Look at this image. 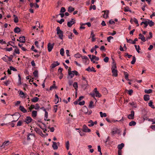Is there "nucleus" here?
I'll use <instances>...</instances> for the list:
<instances>
[{"mask_svg": "<svg viewBox=\"0 0 155 155\" xmlns=\"http://www.w3.org/2000/svg\"><path fill=\"white\" fill-rule=\"evenodd\" d=\"M39 98L37 97H35L31 99V101L34 103H36L38 101Z\"/></svg>", "mask_w": 155, "mask_h": 155, "instance_id": "cd10ccee", "label": "nucleus"}, {"mask_svg": "<svg viewBox=\"0 0 155 155\" xmlns=\"http://www.w3.org/2000/svg\"><path fill=\"white\" fill-rule=\"evenodd\" d=\"M93 103H94L92 101H91L88 107L90 108H93L94 106L93 105Z\"/></svg>", "mask_w": 155, "mask_h": 155, "instance_id": "72a5a7b5", "label": "nucleus"}, {"mask_svg": "<svg viewBox=\"0 0 155 155\" xmlns=\"http://www.w3.org/2000/svg\"><path fill=\"white\" fill-rule=\"evenodd\" d=\"M136 59L135 56H133L132 59V60L131 62L132 64H134L136 61Z\"/></svg>", "mask_w": 155, "mask_h": 155, "instance_id": "6e6d98bb", "label": "nucleus"}, {"mask_svg": "<svg viewBox=\"0 0 155 155\" xmlns=\"http://www.w3.org/2000/svg\"><path fill=\"white\" fill-rule=\"evenodd\" d=\"M17 41L20 42L25 43V37L24 36L20 37H19V39H18Z\"/></svg>", "mask_w": 155, "mask_h": 155, "instance_id": "2eb2a0df", "label": "nucleus"}, {"mask_svg": "<svg viewBox=\"0 0 155 155\" xmlns=\"http://www.w3.org/2000/svg\"><path fill=\"white\" fill-rule=\"evenodd\" d=\"M74 8L71 6H70L68 8V11L70 12H71L74 11Z\"/></svg>", "mask_w": 155, "mask_h": 155, "instance_id": "4c0bfd02", "label": "nucleus"}, {"mask_svg": "<svg viewBox=\"0 0 155 155\" xmlns=\"http://www.w3.org/2000/svg\"><path fill=\"white\" fill-rule=\"evenodd\" d=\"M66 11V10L64 7H62L60 10V12L61 13L64 12Z\"/></svg>", "mask_w": 155, "mask_h": 155, "instance_id": "774afa93", "label": "nucleus"}, {"mask_svg": "<svg viewBox=\"0 0 155 155\" xmlns=\"http://www.w3.org/2000/svg\"><path fill=\"white\" fill-rule=\"evenodd\" d=\"M136 124V122L134 121H131L129 123L130 126H135Z\"/></svg>", "mask_w": 155, "mask_h": 155, "instance_id": "a18cd8bd", "label": "nucleus"}, {"mask_svg": "<svg viewBox=\"0 0 155 155\" xmlns=\"http://www.w3.org/2000/svg\"><path fill=\"white\" fill-rule=\"evenodd\" d=\"M33 74L35 77H38V71L37 70H35L33 72Z\"/></svg>", "mask_w": 155, "mask_h": 155, "instance_id": "3c124183", "label": "nucleus"}, {"mask_svg": "<svg viewBox=\"0 0 155 155\" xmlns=\"http://www.w3.org/2000/svg\"><path fill=\"white\" fill-rule=\"evenodd\" d=\"M143 20H144V28H146L148 25L149 24V19H143Z\"/></svg>", "mask_w": 155, "mask_h": 155, "instance_id": "6ab92c4d", "label": "nucleus"}, {"mask_svg": "<svg viewBox=\"0 0 155 155\" xmlns=\"http://www.w3.org/2000/svg\"><path fill=\"white\" fill-rule=\"evenodd\" d=\"M143 98L145 101H147L150 100V97L149 95L145 94Z\"/></svg>", "mask_w": 155, "mask_h": 155, "instance_id": "c85d7f7f", "label": "nucleus"}, {"mask_svg": "<svg viewBox=\"0 0 155 155\" xmlns=\"http://www.w3.org/2000/svg\"><path fill=\"white\" fill-rule=\"evenodd\" d=\"M65 146L67 150H68L69 148V143L68 141L66 142L65 143Z\"/></svg>", "mask_w": 155, "mask_h": 155, "instance_id": "ea45409f", "label": "nucleus"}, {"mask_svg": "<svg viewBox=\"0 0 155 155\" xmlns=\"http://www.w3.org/2000/svg\"><path fill=\"white\" fill-rule=\"evenodd\" d=\"M55 99L54 100V102L55 104L58 103L59 101V99L58 96L57 94H55Z\"/></svg>", "mask_w": 155, "mask_h": 155, "instance_id": "412c9836", "label": "nucleus"}, {"mask_svg": "<svg viewBox=\"0 0 155 155\" xmlns=\"http://www.w3.org/2000/svg\"><path fill=\"white\" fill-rule=\"evenodd\" d=\"M86 70L88 71H94L95 72L96 71L95 70L94 68L92 67L91 68L90 67H88L86 69Z\"/></svg>", "mask_w": 155, "mask_h": 155, "instance_id": "4be33fe9", "label": "nucleus"}, {"mask_svg": "<svg viewBox=\"0 0 155 155\" xmlns=\"http://www.w3.org/2000/svg\"><path fill=\"white\" fill-rule=\"evenodd\" d=\"M60 54L62 56H63L64 55V51L63 48H61L60 50Z\"/></svg>", "mask_w": 155, "mask_h": 155, "instance_id": "8fccbe9b", "label": "nucleus"}, {"mask_svg": "<svg viewBox=\"0 0 155 155\" xmlns=\"http://www.w3.org/2000/svg\"><path fill=\"white\" fill-rule=\"evenodd\" d=\"M139 37L138 38L139 39H140L143 42H145L146 41L145 38L143 35L141 33H140L139 34Z\"/></svg>", "mask_w": 155, "mask_h": 155, "instance_id": "4468645a", "label": "nucleus"}, {"mask_svg": "<svg viewBox=\"0 0 155 155\" xmlns=\"http://www.w3.org/2000/svg\"><path fill=\"white\" fill-rule=\"evenodd\" d=\"M95 96L96 97H100L101 96V95L99 93L98 91H97V92H96L95 93Z\"/></svg>", "mask_w": 155, "mask_h": 155, "instance_id": "09e8293b", "label": "nucleus"}, {"mask_svg": "<svg viewBox=\"0 0 155 155\" xmlns=\"http://www.w3.org/2000/svg\"><path fill=\"white\" fill-rule=\"evenodd\" d=\"M73 86L75 90V94L76 95H77V94L78 88V86L77 82H74L73 84Z\"/></svg>", "mask_w": 155, "mask_h": 155, "instance_id": "ddd939ff", "label": "nucleus"}, {"mask_svg": "<svg viewBox=\"0 0 155 155\" xmlns=\"http://www.w3.org/2000/svg\"><path fill=\"white\" fill-rule=\"evenodd\" d=\"M63 68H59L58 70V74H62V71L63 70Z\"/></svg>", "mask_w": 155, "mask_h": 155, "instance_id": "052dcab7", "label": "nucleus"}, {"mask_svg": "<svg viewBox=\"0 0 155 155\" xmlns=\"http://www.w3.org/2000/svg\"><path fill=\"white\" fill-rule=\"evenodd\" d=\"M19 109L21 111L24 113H26L27 112L26 110L22 106L20 105Z\"/></svg>", "mask_w": 155, "mask_h": 155, "instance_id": "dca6fc26", "label": "nucleus"}, {"mask_svg": "<svg viewBox=\"0 0 155 155\" xmlns=\"http://www.w3.org/2000/svg\"><path fill=\"white\" fill-rule=\"evenodd\" d=\"M153 103L152 101H150V102L148 103V105L149 106L151 107L152 108L154 109V105L153 104Z\"/></svg>", "mask_w": 155, "mask_h": 155, "instance_id": "f704fd0d", "label": "nucleus"}, {"mask_svg": "<svg viewBox=\"0 0 155 155\" xmlns=\"http://www.w3.org/2000/svg\"><path fill=\"white\" fill-rule=\"evenodd\" d=\"M100 114L101 117H106L107 116V114L106 113H103L101 111L100 112Z\"/></svg>", "mask_w": 155, "mask_h": 155, "instance_id": "c9c22d12", "label": "nucleus"}, {"mask_svg": "<svg viewBox=\"0 0 155 155\" xmlns=\"http://www.w3.org/2000/svg\"><path fill=\"white\" fill-rule=\"evenodd\" d=\"M68 74L71 78H72L74 76L73 71H69Z\"/></svg>", "mask_w": 155, "mask_h": 155, "instance_id": "a878e982", "label": "nucleus"}, {"mask_svg": "<svg viewBox=\"0 0 155 155\" xmlns=\"http://www.w3.org/2000/svg\"><path fill=\"white\" fill-rule=\"evenodd\" d=\"M83 111L85 114H86L87 113L88 111V109L87 107L85 106H84L83 107L82 109Z\"/></svg>", "mask_w": 155, "mask_h": 155, "instance_id": "7c9ffc66", "label": "nucleus"}, {"mask_svg": "<svg viewBox=\"0 0 155 155\" xmlns=\"http://www.w3.org/2000/svg\"><path fill=\"white\" fill-rule=\"evenodd\" d=\"M32 120V118L29 116H28L25 120V122L26 124H28L31 122Z\"/></svg>", "mask_w": 155, "mask_h": 155, "instance_id": "6e6552de", "label": "nucleus"}, {"mask_svg": "<svg viewBox=\"0 0 155 155\" xmlns=\"http://www.w3.org/2000/svg\"><path fill=\"white\" fill-rule=\"evenodd\" d=\"M102 90L104 92L105 94H107L108 91L107 89L105 87H104L103 88Z\"/></svg>", "mask_w": 155, "mask_h": 155, "instance_id": "69168bd1", "label": "nucleus"}, {"mask_svg": "<svg viewBox=\"0 0 155 155\" xmlns=\"http://www.w3.org/2000/svg\"><path fill=\"white\" fill-rule=\"evenodd\" d=\"M4 50L6 51H10L12 50V47L10 48H4Z\"/></svg>", "mask_w": 155, "mask_h": 155, "instance_id": "864d4df0", "label": "nucleus"}, {"mask_svg": "<svg viewBox=\"0 0 155 155\" xmlns=\"http://www.w3.org/2000/svg\"><path fill=\"white\" fill-rule=\"evenodd\" d=\"M124 74L125 76V79L127 80H129V79H128L129 75H128V74H127V73L125 72H124Z\"/></svg>", "mask_w": 155, "mask_h": 155, "instance_id": "49530a36", "label": "nucleus"}, {"mask_svg": "<svg viewBox=\"0 0 155 155\" xmlns=\"http://www.w3.org/2000/svg\"><path fill=\"white\" fill-rule=\"evenodd\" d=\"M75 20L74 19H72L71 20L68 22L67 25L68 27H71L72 25L75 23Z\"/></svg>", "mask_w": 155, "mask_h": 155, "instance_id": "0eeeda50", "label": "nucleus"}, {"mask_svg": "<svg viewBox=\"0 0 155 155\" xmlns=\"http://www.w3.org/2000/svg\"><path fill=\"white\" fill-rule=\"evenodd\" d=\"M53 144L52 145V147L53 148V149L54 150H57L58 148V147L57 145V143L53 141L52 142Z\"/></svg>", "mask_w": 155, "mask_h": 155, "instance_id": "a211bd4d", "label": "nucleus"}, {"mask_svg": "<svg viewBox=\"0 0 155 155\" xmlns=\"http://www.w3.org/2000/svg\"><path fill=\"white\" fill-rule=\"evenodd\" d=\"M54 43H53L51 44V43H49L48 45V49L49 52H50L52 50L53 48L54 45Z\"/></svg>", "mask_w": 155, "mask_h": 155, "instance_id": "20e7f679", "label": "nucleus"}, {"mask_svg": "<svg viewBox=\"0 0 155 155\" xmlns=\"http://www.w3.org/2000/svg\"><path fill=\"white\" fill-rule=\"evenodd\" d=\"M94 59H95L96 61H98L99 60L98 57L96 56H95L92 55L91 61H93Z\"/></svg>", "mask_w": 155, "mask_h": 155, "instance_id": "c756f323", "label": "nucleus"}, {"mask_svg": "<svg viewBox=\"0 0 155 155\" xmlns=\"http://www.w3.org/2000/svg\"><path fill=\"white\" fill-rule=\"evenodd\" d=\"M48 113L46 111H45L44 119L45 120L49 121V119H48Z\"/></svg>", "mask_w": 155, "mask_h": 155, "instance_id": "b1692460", "label": "nucleus"}, {"mask_svg": "<svg viewBox=\"0 0 155 155\" xmlns=\"http://www.w3.org/2000/svg\"><path fill=\"white\" fill-rule=\"evenodd\" d=\"M88 123L90 124L88 125V126L89 127H92L94 126L93 122L92 120H90L88 121Z\"/></svg>", "mask_w": 155, "mask_h": 155, "instance_id": "de8ad7c7", "label": "nucleus"}, {"mask_svg": "<svg viewBox=\"0 0 155 155\" xmlns=\"http://www.w3.org/2000/svg\"><path fill=\"white\" fill-rule=\"evenodd\" d=\"M126 39L127 42L131 43L133 44H135L136 42L138 41V39L137 38H135L133 41L131 39L128 40L127 38Z\"/></svg>", "mask_w": 155, "mask_h": 155, "instance_id": "9d476101", "label": "nucleus"}, {"mask_svg": "<svg viewBox=\"0 0 155 155\" xmlns=\"http://www.w3.org/2000/svg\"><path fill=\"white\" fill-rule=\"evenodd\" d=\"M19 95L22 98H25V94L24 93L21 91H20L19 93Z\"/></svg>", "mask_w": 155, "mask_h": 155, "instance_id": "58836bf2", "label": "nucleus"}, {"mask_svg": "<svg viewBox=\"0 0 155 155\" xmlns=\"http://www.w3.org/2000/svg\"><path fill=\"white\" fill-rule=\"evenodd\" d=\"M37 115V111L36 110H33L32 113V116L34 117H36Z\"/></svg>", "mask_w": 155, "mask_h": 155, "instance_id": "473e14b6", "label": "nucleus"}, {"mask_svg": "<svg viewBox=\"0 0 155 155\" xmlns=\"http://www.w3.org/2000/svg\"><path fill=\"white\" fill-rule=\"evenodd\" d=\"M102 12H104V14L103 15L104 18H107L108 17V15L109 14V11L108 10H106L103 11Z\"/></svg>", "mask_w": 155, "mask_h": 155, "instance_id": "39448f33", "label": "nucleus"}, {"mask_svg": "<svg viewBox=\"0 0 155 155\" xmlns=\"http://www.w3.org/2000/svg\"><path fill=\"white\" fill-rule=\"evenodd\" d=\"M112 75L114 77H116L117 76V69L112 70Z\"/></svg>", "mask_w": 155, "mask_h": 155, "instance_id": "f3484780", "label": "nucleus"}, {"mask_svg": "<svg viewBox=\"0 0 155 155\" xmlns=\"http://www.w3.org/2000/svg\"><path fill=\"white\" fill-rule=\"evenodd\" d=\"M85 104V101H82L80 102L78 104L80 105H83Z\"/></svg>", "mask_w": 155, "mask_h": 155, "instance_id": "338daca9", "label": "nucleus"}, {"mask_svg": "<svg viewBox=\"0 0 155 155\" xmlns=\"http://www.w3.org/2000/svg\"><path fill=\"white\" fill-rule=\"evenodd\" d=\"M109 58L108 57H105L104 59V61L106 63H107L109 61Z\"/></svg>", "mask_w": 155, "mask_h": 155, "instance_id": "680f3d73", "label": "nucleus"}, {"mask_svg": "<svg viewBox=\"0 0 155 155\" xmlns=\"http://www.w3.org/2000/svg\"><path fill=\"white\" fill-rule=\"evenodd\" d=\"M57 34L60 39L61 40L63 39V32L60 29L59 27H58L56 28Z\"/></svg>", "mask_w": 155, "mask_h": 155, "instance_id": "f257e3e1", "label": "nucleus"}, {"mask_svg": "<svg viewBox=\"0 0 155 155\" xmlns=\"http://www.w3.org/2000/svg\"><path fill=\"white\" fill-rule=\"evenodd\" d=\"M74 57L77 58H80L81 57V55L79 53H77L74 55Z\"/></svg>", "mask_w": 155, "mask_h": 155, "instance_id": "a19ab883", "label": "nucleus"}, {"mask_svg": "<svg viewBox=\"0 0 155 155\" xmlns=\"http://www.w3.org/2000/svg\"><path fill=\"white\" fill-rule=\"evenodd\" d=\"M35 109V105L32 104L31 106L28 107V109L30 111H31L33 109Z\"/></svg>", "mask_w": 155, "mask_h": 155, "instance_id": "5fc2aeb1", "label": "nucleus"}, {"mask_svg": "<svg viewBox=\"0 0 155 155\" xmlns=\"http://www.w3.org/2000/svg\"><path fill=\"white\" fill-rule=\"evenodd\" d=\"M82 130L83 131L86 133L90 132L91 131V130L88 128L86 125H83L82 128Z\"/></svg>", "mask_w": 155, "mask_h": 155, "instance_id": "f03ea898", "label": "nucleus"}, {"mask_svg": "<svg viewBox=\"0 0 155 155\" xmlns=\"http://www.w3.org/2000/svg\"><path fill=\"white\" fill-rule=\"evenodd\" d=\"M113 37L112 36H110L107 38V40L108 42H110V40L111 39H113Z\"/></svg>", "mask_w": 155, "mask_h": 155, "instance_id": "bf43d9fd", "label": "nucleus"}, {"mask_svg": "<svg viewBox=\"0 0 155 155\" xmlns=\"http://www.w3.org/2000/svg\"><path fill=\"white\" fill-rule=\"evenodd\" d=\"M35 136L32 134H29L27 136V139L28 140L35 138Z\"/></svg>", "mask_w": 155, "mask_h": 155, "instance_id": "9b49d317", "label": "nucleus"}, {"mask_svg": "<svg viewBox=\"0 0 155 155\" xmlns=\"http://www.w3.org/2000/svg\"><path fill=\"white\" fill-rule=\"evenodd\" d=\"M14 31L15 33H18L20 32V29L19 28H18V27H16L14 29Z\"/></svg>", "mask_w": 155, "mask_h": 155, "instance_id": "2f4dec72", "label": "nucleus"}, {"mask_svg": "<svg viewBox=\"0 0 155 155\" xmlns=\"http://www.w3.org/2000/svg\"><path fill=\"white\" fill-rule=\"evenodd\" d=\"M134 46L137 52H138V53H139L140 50V49L139 46H137V45H135Z\"/></svg>", "mask_w": 155, "mask_h": 155, "instance_id": "37998d69", "label": "nucleus"}, {"mask_svg": "<svg viewBox=\"0 0 155 155\" xmlns=\"http://www.w3.org/2000/svg\"><path fill=\"white\" fill-rule=\"evenodd\" d=\"M149 24L150 27H151L154 25V23L151 20L150 21L149 20Z\"/></svg>", "mask_w": 155, "mask_h": 155, "instance_id": "4d7b16f0", "label": "nucleus"}, {"mask_svg": "<svg viewBox=\"0 0 155 155\" xmlns=\"http://www.w3.org/2000/svg\"><path fill=\"white\" fill-rule=\"evenodd\" d=\"M12 116V118L14 119V120L12 121V122H16L19 119V116L17 113H16L13 115H11Z\"/></svg>", "mask_w": 155, "mask_h": 155, "instance_id": "7ed1b4c3", "label": "nucleus"}, {"mask_svg": "<svg viewBox=\"0 0 155 155\" xmlns=\"http://www.w3.org/2000/svg\"><path fill=\"white\" fill-rule=\"evenodd\" d=\"M13 47L15 48L14 52L15 53L17 54H19L20 52L19 49L16 46H13Z\"/></svg>", "mask_w": 155, "mask_h": 155, "instance_id": "bb28decb", "label": "nucleus"}, {"mask_svg": "<svg viewBox=\"0 0 155 155\" xmlns=\"http://www.w3.org/2000/svg\"><path fill=\"white\" fill-rule=\"evenodd\" d=\"M144 92L146 93L150 94L152 92V90L150 89H149L148 90L145 89L144 90Z\"/></svg>", "mask_w": 155, "mask_h": 155, "instance_id": "c03bdc74", "label": "nucleus"}, {"mask_svg": "<svg viewBox=\"0 0 155 155\" xmlns=\"http://www.w3.org/2000/svg\"><path fill=\"white\" fill-rule=\"evenodd\" d=\"M124 146V144L123 143H121L120 144H119L117 146V148L119 150H121Z\"/></svg>", "mask_w": 155, "mask_h": 155, "instance_id": "393cba45", "label": "nucleus"}, {"mask_svg": "<svg viewBox=\"0 0 155 155\" xmlns=\"http://www.w3.org/2000/svg\"><path fill=\"white\" fill-rule=\"evenodd\" d=\"M57 87L55 86V84H54L53 85L51 86L50 88V90H52L54 88H56Z\"/></svg>", "mask_w": 155, "mask_h": 155, "instance_id": "13d9d810", "label": "nucleus"}, {"mask_svg": "<svg viewBox=\"0 0 155 155\" xmlns=\"http://www.w3.org/2000/svg\"><path fill=\"white\" fill-rule=\"evenodd\" d=\"M81 57L82 59L83 60H86L87 61V60H88V58L86 56H81Z\"/></svg>", "mask_w": 155, "mask_h": 155, "instance_id": "e2e57ef3", "label": "nucleus"}, {"mask_svg": "<svg viewBox=\"0 0 155 155\" xmlns=\"http://www.w3.org/2000/svg\"><path fill=\"white\" fill-rule=\"evenodd\" d=\"M9 141H7L3 143V144L2 145H0V147L1 148H3L5 147L6 146H7L9 145Z\"/></svg>", "mask_w": 155, "mask_h": 155, "instance_id": "1a4fd4ad", "label": "nucleus"}, {"mask_svg": "<svg viewBox=\"0 0 155 155\" xmlns=\"http://www.w3.org/2000/svg\"><path fill=\"white\" fill-rule=\"evenodd\" d=\"M60 64L59 63L58 61H56L51 64V67L52 68H54L56 66L59 65Z\"/></svg>", "mask_w": 155, "mask_h": 155, "instance_id": "aec40b11", "label": "nucleus"}, {"mask_svg": "<svg viewBox=\"0 0 155 155\" xmlns=\"http://www.w3.org/2000/svg\"><path fill=\"white\" fill-rule=\"evenodd\" d=\"M116 34V32L115 31H114L113 32H112V33L110 32H108V35L113 36V35H115Z\"/></svg>", "mask_w": 155, "mask_h": 155, "instance_id": "0e129e2a", "label": "nucleus"}, {"mask_svg": "<svg viewBox=\"0 0 155 155\" xmlns=\"http://www.w3.org/2000/svg\"><path fill=\"white\" fill-rule=\"evenodd\" d=\"M14 22L16 23H17L18 21V17L15 15H14Z\"/></svg>", "mask_w": 155, "mask_h": 155, "instance_id": "79ce46f5", "label": "nucleus"}, {"mask_svg": "<svg viewBox=\"0 0 155 155\" xmlns=\"http://www.w3.org/2000/svg\"><path fill=\"white\" fill-rule=\"evenodd\" d=\"M116 64L114 62H113V65L111 68V70H114L116 69Z\"/></svg>", "mask_w": 155, "mask_h": 155, "instance_id": "e433bc0d", "label": "nucleus"}, {"mask_svg": "<svg viewBox=\"0 0 155 155\" xmlns=\"http://www.w3.org/2000/svg\"><path fill=\"white\" fill-rule=\"evenodd\" d=\"M134 111H132L131 112V114L128 116V117L129 119H133L134 118Z\"/></svg>", "mask_w": 155, "mask_h": 155, "instance_id": "f8f14e48", "label": "nucleus"}, {"mask_svg": "<svg viewBox=\"0 0 155 155\" xmlns=\"http://www.w3.org/2000/svg\"><path fill=\"white\" fill-rule=\"evenodd\" d=\"M118 130V128L116 127H113L111 130V134L112 135H114L117 133Z\"/></svg>", "mask_w": 155, "mask_h": 155, "instance_id": "423d86ee", "label": "nucleus"}, {"mask_svg": "<svg viewBox=\"0 0 155 155\" xmlns=\"http://www.w3.org/2000/svg\"><path fill=\"white\" fill-rule=\"evenodd\" d=\"M67 33L68 34V38L69 39H72V38L74 37V35L72 33L68 31Z\"/></svg>", "mask_w": 155, "mask_h": 155, "instance_id": "5701e85b", "label": "nucleus"}, {"mask_svg": "<svg viewBox=\"0 0 155 155\" xmlns=\"http://www.w3.org/2000/svg\"><path fill=\"white\" fill-rule=\"evenodd\" d=\"M40 108L39 105L38 104H36L35 105V110H38Z\"/></svg>", "mask_w": 155, "mask_h": 155, "instance_id": "603ef678", "label": "nucleus"}]
</instances>
